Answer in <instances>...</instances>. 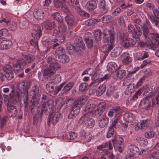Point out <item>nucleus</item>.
<instances>
[{
	"instance_id": "nucleus-17",
	"label": "nucleus",
	"mask_w": 159,
	"mask_h": 159,
	"mask_svg": "<svg viewBox=\"0 0 159 159\" xmlns=\"http://www.w3.org/2000/svg\"><path fill=\"white\" fill-rule=\"evenodd\" d=\"M30 95L32 99H38L40 96L39 89L36 86H34L32 88V90L30 93Z\"/></svg>"
},
{
	"instance_id": "nucleus-18",
	"label": "nucleus",
	"mask_w": 159,
	"mask_h": 159,
	"mask_svg": "<svg viewBox=\"0 0 159 159\" xmlns=\"http://www.w3.org/2000/svg\"><path fill=\"white\" fill-rule=\"evenodd\" d=\"M149 22L148 20L146 19L145 23H144L143 26H142V35L144 37L145 39H147L148 37L149 31V28L148 26L149 27Z\"/></svg>"
},
{
	"instance_id": "nucleus-6",
	"label": "nucleus",
	"mask_w": 159,
	"mask_h": 159,
	"mask_svg": "<svg viewBox=\"0 0 159 159\" xmlns=\"http://www.w3.org/2000/svg\"><path fill=\"white\" fill-rule=\"evenodd\" d=\"M81 4L84 7L89 11L93 10L97 7V4L95 0L87 1V0H82Z\"/></svg>"
},
{
	"instance_id": "nucleus-34",
	"label": "nucleus",
	"mask_w": 159,
	"mask_h": 159,
	"mask_svg": "<svg viewBox=\"0 0 159 159\" xmlns=\"http://www.w3.org/2000/svg\"><path fill=\"white\" fill-rule=\"evenodd\" d=\"M129 151L133 154L138 153L139 151V149L134 144H130L128 146Z\"/></svg>"
},
{
	"instance_id": "nucleus-42",
	"label": "nucleus",
	"mask_w": 159,
	"mask_h": 159,
	"mask_svg": "<svg viewBox=\"0 0 159 159\" xmlns=\"http://www.w3.org/2000/svg\"><path fill=\"white\" fill-rule=\"evenodd\" d=\"M108 65V68L109 69V71L111 72H113L118 68L116 63L113 62H110Z\"/></svg>"
},
{
	"instance_id": "nucleus-21",
	"label": "nucleus",
	"mask_w": 159,
	"mask_h": 159,
	"mask_svg": "<svg viewBox=\"0 0 159 159\" xmlns=\"http://www.w3.org/2000/svg\"><path fill=\"white\" fill-rule=\"evenodd\" d=\"M53 103L54 102L52 100L49 101L47 103H44L42 107V112L46 111L48 110V107L49 108H52L54 105V104H53Z\"/></svg>"
},
{
	"instance_id": "nucleus-61",
	"label": "nucleus",
	"mask_w": 159,
	"mask_h": 159,
	"mask_svg": "<svg viewBox=\"0 0 159 159\" xmlns=\"http://www.w3.org/2000/svg\"><path fill=\"white\" fill-rule=\"evenodd\" d=\"M128 35L123 33H121L120 36V42L121 44L128 39Z\"/></svg>"
},
{
	"instance_id": "nucleus-41",
	"label": "nucleus",
	"mask_w": 159,
	"mask_h": 159,
	"mask_svg": "<svg viewBox=\"0 0 159 159\" xmlns=\"http://www.w3.org/2000/svg\"><path fill=\"white\" fill-rule=\"evenodd\" d=\"M52 17L58 22L61 23L63 21V19L61 16L60 13L56 12L52 15Z\"/></svg>"
},
{
	"instance_id": "nucleus-38",
	"label": "nucleus",
	"mask_w": 159,
	"mask_h": 159,
	"mask_svg": "<svg viewBox=\"0 0 159 159\" xmlns=\"http://www.w3.org/2000/svg\"><path fill=\"white\" fill-rule=\"evenodd\" d=\"M134 117V115L130 113H125L124 116V118L128 122H132Z\"/></svg>"
},
{
	"instance_id": "nucleus-32",
	"label": "nucleus",
	"mask_w": 159,
	"mask_h": 159,
	"mask_svg": "<svg viewBox=\"0 0 159 159\" xmlns=\"http://www.w3.org/2000/svg\"><path fill=\"white\" fill-rule=\"evenodd\" d=\"M65 20L67 24L70 26L74 25L75 23L73 16L70 15H67L65 17Z\"/></svg>"
},
{
	"instance_id": "nucleus-58",
	"label": "nucleus",
	"mask_w": 159,
	"mask_h": 159,
	"mask_svg": "<svg viewBox=\"0 0 159 159\" xmlns=\"http://www.w3.org/2000/svg\"><path fill=\"white\" fill-rule=\"evenodd\" d=\"M113 111L116 114V116H119L120 114L122 112V110L120 109V107L117 106L113 108Z\"/></svg>"
},
{
	"instance_id": "nucleus-10",
	"label": "nucleus",
	"mask_w": 159,
	"mask_h": 159,
	"mask_svg": "<svg viewBox=\"0 0 159 159\" xmlns=\"http://www.w3.org/2000/svg\"><path fill=\"white\" fill-rule=\"evenodd\" d=\"M25 64V63L24 59L20 58L17 60L16 63L13 65V70L16 73L20 72L22 70L21 69V65H23Z\"/></svg>"
},
{
	"instance_id": "nucleus-12",
	"label": "nucleus",
	"mask_w": 159,
	"mask_h": 159,
	"mask_svg": "<svg viewBox=\"0 0 159 159\" xmlns=\"http://www.w3.org/2000/svg\"><path fill=\"white\" fill-rule=\"evenodd\" d=\"M136 27V30H135L134 34L133 35V39H136L137 40H139V37L142 35V26L141 25L139 24H136L135 25Z\"/></svg>"
},
{
	"instance_id": "nucleus-63",
	"label": "nucleus",
	"mask_w": 159,
	"mask_h": 159,
	"mask_svg": "<svg viewBox=\"0 0 159 159\" xmlns=\"http://www.w3.org/2000/svg\"><path fill=\"white\" fill-rule=\"evenodd\" d=\"M46 88L47 90L49 92H52L54 90V84L52 83H48L46 84Z\"/></svg>"
},
{
	"instance_id": "nucleus-43",
	"label": "nucleus",
	"mask_w": 159,
	"mask_h": 159,
	"mask_svg": "<svg viewBox=\"0 0 159 159\" xmlns=\"http://www.w3.org/2000/svg\"><path fill=\"white\" fill-rule=\"evenodd\" d=\"M112 17L110 15H104L102 18V21L103 23H109L111 22Z\"/></svg>"
},
{
	"instance_id": "nucleus-29",
	"label": "nucleus",
	"mask_w": 159,
	"mask_h": 159,
	"mask_svg": "<svg viewBox=\"0 0 159 159\" xmlns=\"http://www.w3.org/2000/svg\"><path fill=\"white\" fill-rule=\"evenodd\" d=\"M23 57L25 59V63L26 62L28 63H31L35 58L34 56L31 54L23 55Z\"/></svg>"
},
{
	"instance_id": "nucleus-14",
	"label": "nucleus",
	"mask_w": 159,
	"mask_h": 159,
	"mask_svg": "<svg viewBox=\"0 0 159 159\" xmlns=\"http://www.w3.org/2000/svg\"><path fill=\"white\" fill-rule=\"evenodd\" d=\"M152 93L150 92L145 98H143L141 101V104H143L146 107L152 106L151 104L149 103V101H152Z\"/></svg>"
},
{
	"instance_id": "nucleus-45",
	"label": "nucleus",
	"mask_w": 159,
	"mask_h": 159,
	"mask_svg": "<svg viewBox=\"0 0 159 159\" xmlns=\"http://www.w3.org/2000/svg\"><path fill=\"white\" fill-rule=\"evenodd\" d=\"M136 140L141 146H145L148 144L147 140L143 138L138 137L136 139Z\"/></svg>"
},
{
	"instance_id": "nucleus-30",
	"label": "nucleus",
	"mask_w": 159,
	"mask_h": 159,
	"mask_svg": "<svg viewBox=\"0 0 159 159\" xmlns=\"http://www.w3.org/2000/svg\"><path fill=\"white\" fill-rule=\"evenodd\" d=\"M77 136V134L73 132H69L67 134H65L64 137L67 138L68 140H73L75 139Z\"/></svg>"
},
{
	"instance_id": "nucleus-49",
	"label": "nucleus",
	"mask_w": 159,
	"mask_h": 159,
	"mask_svg": "<svg viewBox=\"0 0 159 159\" xmlns=\"http://www.w3.org/2000/svg\"><path fill=\"white\" fill-rule=\"evenodd\" d=\"M134 86L130 85L128 86L125 91V94L129 95L131 94L134 91Z\"/></svg>"
},
{
	"instance_id": "nucleus-2",
	"label": "nucleus",
	"mask_w": 159,
	"mask_h": 159,
	"mask_svg": "<svg viewBox=\"0 0 159 159\" xmlns=\"http://www.w3.org/2000/svg\"><path fill=\"white\" fill-rule=\"evenodd\" d=\"M103 40L104 43H108L103 45L100 48V51L107 54L109 52L113 47V43L115 40L114 36L109 30H104Z\"/></svg>"
},
{
	"instance_id": "nucleus-51",
	"label": "nucleus",
	"mask_w": 159,
	"mask_h": 159,
	"mask_svg": "<svg viewBox=\"0 0 159 159\" xmlns=\"http://www.w3.org/2000/svg\"><path fill=\"white\" fill-rule=\"evenodd\" d=\"M149 19L151 21L152 23L154 24V25L156 27H158L159 23V18L157 17L155 18L152 16H150L149 17Z\"/></svg>"
},
{
	"instance_id": "nucleus-47",
	"label": "nucleus",
	"mask_w": 159,
	"mask_h": 159,
	"mask_svg": "<svg viewBox=\"0 0 159 159\" xmlns=\"http://www.w3.org/2000/svg\"><path fill=\"white\" fill-rule=\"evenodd\" d=\"M146 159H159V152H155L151 154Z\"/></svg>"
},
{
	"instance_id": "nucleus-19",
	"label": "nucleus",
	"mask_w": 159,
	"mask_h": 159,
	"mask_svg": "<svg viewBox=\"0 0 159 159\" xmlns=\"http://www.w3.org/2000/svg\"><path fill=\"white\" fill-rule=\"evenodd\" d=\"M109 119L106 116L102 115L101 118L100 119L99 122V126L102 128H104L107 126L109 123Z\"/></svg>"
},
{
	"instance_id": "nucleus-62",
	"label": "nucleus",
	"mask_w": 159,
	"mask_h": 159,
	"mask_svg": "<svg viewBox=\"0 0 159 159\" xmlns=\"http://www.w3.org/2000/svg\"><path fill=\"white\" fill-rule=\"evenodd\" d=\"M67 50L70 53H73L75 50V47L70 43L66 45Z\"/></svg>"
},
{
	"instance_id": "nucleus-16",
	"label": "nucleus",
	"mask_w": 159,
	"mask_h": 159,
	"mask_svg": "<svg viewBox=\"0 0 159 159\" xmlns=\"http://www.w3.org/2000/svg\"><path fill=\"white\" fill-rule=\"evenodd\" d=\"M81 138L84 140V142H89L91 139L92 135L89 132H86L84 130L81 131L80 132Z\"/></svg>"
},
{
	"instance_id": "nucleus-11",
	"label": "nucleus",
	"mask_w": 159,
	"mask_h": 159,
	"mask_svg": "<svg viewBox=\"0 0 159 159\" xmlns=\"http://www.w3.org/2000/svg\"><path fill=\"white\" fill-rule=\"evenodd\" d=\"M60 116L61 114L59 112H56L50 115L48 118L49 121L48 125H49L50 123H51L54 125H56L59 120Z\"/></svg>"
},
{
	"instance_id": "nucleus-48",
	"label": "nucleus",
	"mask_w": 159,
	"mask_h": 159,
	"mask_svg": "<svg viewBox=\"0 0 159 159\" xmlns=\"http://www.w3.org/2000/svg\"><path fill=\"white\" fill-rule=\"evenodd\" d=\"M146 159H159V152H155L151 154Z\"/></svg>"
},
{
	"instance_id": "nucleus-23",
	"label": "nucleus",
	"mask_w": 159,
	"mask_h": 159,
	"mask_svg": "<svg viewBox=\"0 0 159 159\" xmlns=\"http://www.w3.org/2000/svg\"><path fill=\"white\" fill-rule=\"evenodd\" d=\"M150 122L151 120L149 119L141 120L140 123V125L141 126V130L142 131L146 130L148 127Z\"/></svg>"
},
{
	"instance_id": "nucleus-40",
	"label": "nucleus",
	"mask_w": 159,
	"mask_h": 159,
	"mask_svg": "<svg viewBox=\"0 0 159 159\" xmlns=\"http://www.w3.org/2000/svg\"><path fill=\"white\" fill-rule=\"evenodd\" d=\"M56 56L58 57H61V56L64 55L65 54V50L63 47H60L57 48L56 51Z\"/></svg>"
},
{
	"instance_id": "nucleus-35",
	"label": "nucleus",
	"mask_w": 159,
	"mask_h": 159,
	"mask_svg": "<svg viewBox=\"0 0 159 159\" xmlns=\"http://www.w3.org/2000/svg\"><path fill=\"white\" fill-rule=\"evenodd\" d=\"M0 23L5 27L8 26L11 23V20L7 17H3L0 20Z\"/></svg>"
},
{
	"instance_id": "nucleus-60",
	"label": "nucleus",
	"mask_w": 159,
	"mask_h": 159,
	"mask_svg": "<svg viewBox=\"0 0 159 159\" xmlns=\"http://www.w3.org/2000/svg\"><path fill=\"white\" fill-rule=\"evenodd\" d=\"M94 105V104H93ZM95 105V107H94V109L93 111H92V115H94L96 116H99L101 115L102 112L100 111V110H98V108L96 107Z\"/></svg>"
},
{
	"instance_id": "nucleus-33",
	"label": "nucleus",
	"mask_w": 159,
	"mask_h": 159,
	"mask_svg": "<svg viewBox=\"0 0 159 159\" xmlns=\"http://www.w3.org/2000/svg\"><path fill=\"white\" fill-rule=\"evenodd\" d=\"M55 25L54 22L49 20L47 21L45 24V28L48 30H51L54 28Z\"/></svg>"
},
{
	"instance_id": "nucleus-26",
	"label": "nucleus",
	"mask_w": 159,
	"mask_h": 159,
	"mask_svg": "<svg viewBox=\"0 0 159 159\" xmlns=\"http://www.w3.org/2000/svg\"><path fill=\"white\" fill-rule=\"evenodd\" d=\"M87 102V99L85 97H84L80 99L76 100L74 102L76 105H77L78 106L80 107L86 104Z\"/></svg>"
},
{
	"instance_id": "nucleus-50",
	"label": "nucleus",
	"mask_w": 159,
	"mask_h": 159,
	"mask_svg": "<svg viewBox=\"0 0 159 159\" xmlns=\"http://www.w3.org/2000/svg\"><path fill=\"white\" fill-rule=\"evenodd\" d=\"M115 129L113 127H109L107 132V138H110L112 136L114 133Z\"/></svg>"
},
{
	"instance_id": "nucleus-24",
	"label": "nucleus",
	"mask_w": 159,
	"mask_h": 159,
	"mask_svg": "<svg viewBox=\"0 0 159 159\" xmlns=\"http://www.w3.org/2000/svg\"><path fill=\"white\" fill-rule=\"evenodd\" d=\"M126 75L125 70H118L114 75V77L116 79H121L124 77Z\"/></svg>"
},
{
	"instance_id": "nucleus-5",
	"label": "nucleus",
	"mask_w": 159,
	"mask_h": 159,
	"mask_svg": "<svg viewBox=\"0 0 159 159\" xmlns=\"http://www.w3.org/2000/svg\"><path fill=\"white\" fill-rule=\"evenodd\" d=\"M10 99L9 103H12L15 104L19 102L21 98L22 95L19 92L12 90L9 94Z\"/></svg>"
},
{
	"instance_id": "nucleus-57",
	"label": "nucleus",
	"mask_w": 159,
	"mask_h": 159,
	"mask_svg": "<svg viewBox=\"0 0 159 159\" xmlns=\"http://www.w3.org/2000/svg\"><path fill=\"white\" fill-rule=\"evenodd\" d=\"M0 35L2 38L8 36L9 35L8 30L7 29L3 28L0 30Z\"/></svg>"
},
{
	"instance_id": "nucleus-3",
	"label": "nucleus",
	"mask_w": 159,
	"mask_h": 159,
	"mask_svg": "<svg viewBox=\"0 0 159 159\" xmlns=\"http://www.w3.org/2000/svg\"><path fill=\"white\" fill-rule=\"evenodd\" d=\"M47 61L49 64V67L44 70L43 76H50L54 74L56 71L61 68V65L54 58L50 56L48 58Z\"/></svg>"
},
{
	"instance_id": "nucleus-4",
	"label": "nucleus",
	"mask_w": 159,
	"mask_h": 159,
	"mask_svg": "<svg viewBox=\"0 0 159 159\" xmlns=\"http://www.w3.org/2000/svg\"><path fill=\"white\" fill-rule=\"evenodd\" d=\"M3 70L5 73V75H4L2 73H0V82H3L4 76L8 80H11L14 77V74L11 70V66L9 65H5L2 68Z\"/></svg>"
},
{
	"instance_id": "nucleus-27",
	"label": "nucleus",
	"mask_w": 159,
	"mask_h": 159,
	"mask_svg": "<svg viewBox=\"0 0 159 159\" xmlns=\"http://www.w3.org/2000/svg\"><path fill=\"white\" fill-rule=\"evenodd\" d=\"M100 19H89L85 22V24L88 26L94 25L96 24L98 22L100 21Z\"/></svg>"
},
{
	"instance_id": "nucleus-9",
	"label": "nucleus",
	"mask_w": 159,
	"mask_h": 159,
	"mask_svg": "<svg viewBox=\"0 0 159 159\" xmlns=\"http://www.w3.org/2000/svg\"><path fill=\"white\" fill-rule=\"evenodd\" d=\"M42 28L41 27L36 25L32 30L31 34L33 37L36 39H39L42 34Z\"/></svg>"
},
{
	"instance_id": "nucleus-13",
	"label": "nucleus",
	"mask_w": 159,
	"mask_h": 159,
	"mask_svg": "<svg viewBox=\"0 0 159 159\" xmlns=\"http://www.w3.org/2000/svg\"><path fill=\"white\" fill-rule=\"evenodd\" d=\"M33 15L34 17L37 20L43 19L44 15L43 11L40 8L35 9L33 11Z\"/></svg>"
},
{
	"instance_id": "nucleus-36",
	"label": "nucleus",
	"mask_w": 159,
	"mask_h": 159,
	"mask_svg": "<svg viewBox=\"0 0 159 159\" xmlns=\"http://www.w3.org/2000/svg\"><path fill=\"white\" fill-rule=\"evenodd\" d=\"M94 73L93 69L91 68H87L81 74V76L85 75H88L90 76H93Z\"/></svg>"
},
{
	"instance_id": "nucleus-53",
	"label": "nucleus",
	"mask_w": 159,
	"mask_h": 159,
	"mask_svg": "<svg viewBox=\"0 0 159 159\" xmlns=\"http://www.w3.org/2000/svg\"><path fill=\"white\" fill-rule=\"evenodd\" d=\"M53 104H54L53 107H52L53 108L55 107V108H60L63 105V103L61 99L57 100L55 102H54Z\"/></svg>"
},
{
	"instance_id": "nucleus-15",
	"label": "nucleus",
	"mask_w": 159,
	"mask_h": 159,
	"mask_svg": "<svg viewBox=\"0 0 159 159\" xmlns=\"http://www.w3.org/2000/svg\"><path fill=\"white\" fill-rule=\"evenodd\" d=\"M12 45L11 41L9 40H3L0 43L1 49H7L10 48Z\"/></svg>"
},
{
	"instance_id": "nucleus-1",
	"label": "nucleus",
	"mask_w": 159,
	"mask_h": 159,
	"mask_svg": "<svg viewBox=\"0 0 159 159\" xmlns=\"http://www.w3.org/2000/svg\"><path fill=\"white\" fill-rule=\"evenodd\" d=\"M94 107L95 105L92 104L88 105L84 107L83 110L84 114L80 119L79 123L84 125L86 127L89 128L93 126L95 124V121L90 116H92Z\"/></svg>"
},
{
	"instance_id": "nucleus-64",
	"label": "nucleus",
	"mask_w": 159,
	"mask_h": 159,
	"mask_svg": "<svg viewBox=\"0 0 159 159\" xmlns=\"http://www.w3.org/2000/svg\"><path fill=\"white\" fill-rule=\"evenodd\" d=\"M132 79L129 78H126L124 80L123 83V85L124 86H128L130 85H131V84L132 83Z\"/></svg>"
},
{
	"instance_id": "nucleus-8",
	"label": "nucleus",
	"mask_w": 159,
	"mask_h": 159,
	"mask_svg": "<svg viewBox=\"0 0 159 159\" xmlns=\"http://www.w3.org/2000/svg\"><path fill=\"white\" fill-rule=\"evenodd\" d=\"M80 107L76 105L74 102L72 107L70 109V112L68 115L69 119H71L75 117L79 113Z\"/></svg>"
},
{
	"instance_id": "nucleus-44",
	"label": "nucleus",
	"mask_w": 159,
	"mask_h": 159,
	"mask_svg": "<svg viewBox=\"0 0 159 159\" xmlns=\"http://www.w3.org/2000/svg\"><path fill=\"white\" fill-rule=\"evenodd\" d=\"M159 104V93L154 98L153 94L152 93V107H154L156 105H158Z\"/></svg>"
},
{
	"instance_id": "nucleus-46",
	"label": "nucleus",
	"mask_w": 159,
	"mask_h": 159,
	"mask_svg": "<svg viewBox=\"0 0 159 159\" xmlns=\"http://www.w3.org/2000/svg\"><path fill=\"white\" fill-rule=\"evenodd\" d=\"M39 104L38 102H34L30 107L31 112H33L34 111H38L39 108Z\"/></svg>"
},
{
	"instance_id": "nucleus-37",
	"label": "nucleus",
	"mask_w": 159,
	"mask_h": 159,
	"mask_svg": "<svg viewBox=\"0 0 159 159\" xmlns=\"http://www.w3.org/2000/svg\"><path fill=\"white\" fill-rule=\"evenodd\" d=\"M121 50V48L119 47L115 48L114 51L111 52L110 55L111 57H116L120 55Z\"/></svg>"
},
{
	"instance_id": "nucleus-39",
	"label": "nucleus",
	"mask_w": 159,
	"mask_h": 159,
	"mask_svg": "<svg viewBox=\"0 0 159 159\" xmlns=\"http://www.w3.org/2000/svg\"><path fill=\"white\" fill-rule=\"evenodd\" d=\"M58 60L60 62L62 63H66L69 62V58L68 56L66 55L65 54L64 55L58 57Z\"/></svg>"
},
{
	"instance_id": "nucleus-55",
	"label": "nucleus",
	"mask_w": 159,
	"mask_h": 159,
	"mask_svg": "<svg viewBox=\"0 0 159 159\" xmlns=\"http://www.w3.org/2000/svg\"><path fill=\"white\" fill-rule=\"evenodd\" d=\"M128 31L129 34H131L133 38L134 32H135V29L134 26L131 24H129L128 25Z\"/></svg>"
},
{
	"instance_id": "nucleus-20",
	"label": "nucleus",
	"mask_w": 159,
	"mask_h": 159,
	"mask_svg": "<svg viewBox=\"0 0 159 159\" xmlns=\"http://www.w3.org/2000/svg\"><path fill=\"white\" fill-rule=\"evenodd\" d=\"M62 89L61 92L62 94L66 93L67 92L70 90L74 86V83L73 82H70L66 84L65 83Z\"/></svg>"
},
{
	"instance_id": "nucleus-22",
	"label": "nucleus",
	"mask_w": 159,
	"mask_h": 159,
	"mask_svg": "<svg viewBox=\"0 0 159 159\" xmlns=\"http://www.w3.org/2000/svg\"><path fill=\"white\" fill-rule=\"evenodd\" d=\"M121 56L123 58L122 62L124 64H129L132 61V58L129 56V54L127 52H124Z\"/></svg>"
},
{
	"instance_id": "nucleus-31",
	"label": "nucleus",
	"mask_w": 159,
	"mask_h": 159,
	"mask_svg": "<svg viewBox=\"0 0 159 159\" xmlns=\"http://www.w3.org/2000/svg\"><path fill=\"white\" fill-rule=\"evenodd\" d=\"M148 38L151 40H155L157 42L159 41V34L157 33H150Z\"/></svg>"
},
{
	"instance_id": "nucleus-28",
	"label": "nucleus",
	"mask_w": 159,
	"mask_h": 159,
	"mask_svg": "<svg viewBox=\"0 0 159 159\" xmlns=\"http://www.w3.org/2000/svg\"><path fill=\"white\" fill-rule=\"evenodd\" d=\"M66 0H54V5L57 8H62L65 5Z\"/></svg>"
},
{
	"instance_id": "nucleus-54",
	"label": "nucleus",
	"mask_w": 159,
	"mask_h": 159,
	"mask_svg": "<svg viewBox=\"0 0 159 159\" xmlns=\"http://www.w3.org/2000/svg\"><path fill=\"white\" fill-rule=\"evenodd\" d=\"M146 78V77L145 75H144L140 78L135 85L136 87L137 88H138L143 84Z\"/></svg>"
},
{
	"instance_id": "nucleus-59",
	"label": "nucleus",
	"mask_w": 159,
	"mask_h": 159,
	"mask_svg": "<svg viewBox=\"0 0 159 159\" xmlns=\"http://www.w3.org/2000/svg\"><path fill=\"white\" fill-rule=\"evenodd\" d=\"M101 33L99 30H96L94 34V38L95 40L99 41L101 39Z\"/></svg>"
},
{
	"instance_id": "nucleus-56",
	"label": "nucleus",
	"mask_w": 159,
	"mask_h": 159,
	"mask_svg": "<svg viewBox=\"0 0 159 159\" xmlns=\"http://www.w3.org/2000/svg\"><path fill=\"white\" fill-rule=\"evenodd\" d=\"M113 144H118L121 145L124 142V139L121 137H119L118 138L114 139L112 140Z\"/></svg>"
},
{
	"instance_id": "nucleus-52",
	"label": "nucleus",
	"mask_w": 159,
	"mask_h": 159,
	"mask_svg": "<svg viewBox=\"0 0 159 159\" xmlns=\"http://www.w3.org/2000/svg\"><path fill=\"white\" fill-rule=\"evenodd\" d=\"M154 132L151 129H150L149 130H148L145 132L144 136L147 138L151 139L154 137Z\"/></svg>"
},
{
	"instance_id": "nucleus-7",
	"label": "nucleus",
	"mask_w": 159,
	"mask_h": 159,
	"mask_svg": "<svg viewBox=\"0 0 159 159\" xmlns=\"http://www.w3.org/2000/svg\"><path fill=\"white\" fill-rule=\"evenodd\" d=\"M30 87L29 83L26 81H21L17 85L16 88L20 92L21 94L24 92L28 93V90Z\"/></svg>"
},
{
	"instance_id": "nucleus-25",
	"label": "nucleus",
	"mask_w": 159,
	"mask_h": 159,
	"mask_svg": "<svg viewBox=\"0 0 159 159\" xmlns=\"http://www.w3.org/2000/svg\"><path fill=\"white\" fill-rule=\"evenodd\" d=\"M106 86L104 84L101 85L98 88L96 91V94L98 96L102 95L105 91Z\"/></svg>"
}]
</instances>
